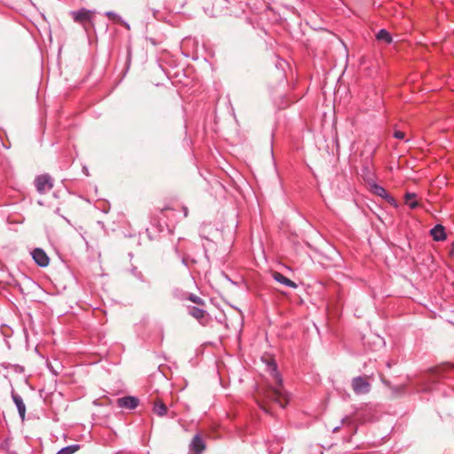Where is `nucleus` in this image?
Listing matches in <instances>:
<instances>
[{
	"label": "nucleus",
	"instance_id": "nucleus-1",
	"mask_svg": "<svg viewBox=\"0 0 454 454\" xmlns=\"http://www.w3.org/2000/svg\"><path fill=\"white\" fill-rule=\"evenodd\" d=\"M268 370L272 383L268 386H261L256 390V402L266 412L269 411L266 405L275 403L284 408L289 402V396L282 385V377L278 372L277 364L272 362L268 364Z\"/></svg>",
	"mask_w": 454,
	"mask_h": 454
},
{
	"label": "nucleus",
	"instance_id": "nucleus-2",
	"mask_svg": "<svg viewBox=\"0 0 454 454\" xmlns=\"http://www.w3.org/2000/svg\"><path fill=\"white\" fill-rule=\"evenodd\" d=\"M34 184L38 193L45 194L53 188V179L49 174L39 175L35 178Z\"/></svg>",
	"mask_w": 454,
	"mask_h": 454
},
{
	"label": "nucleus",
	"instance_id": "nucleus-3",
	"mask_svg": "<svg viewBox=\"0 0 454 454\" xmlns=\"http://www.w3.org/2000/svg\"><path fill=\"white\" fill-rule=\"evenodd\" d=\"M351 387L356 395H365L371 390V384L365 377L358 376L352 380Z\"/></svg>",
	"mask_w": 454,
	"mask_h": 454
},
{
	"label": "nucleus",
	"instance_id": "nucleus-4",
	"mask_svg": "<svg viewBox=\"0 0 454 454\" xmlns=\"http://www.w3.org/2000/svg\"><path fill=\"white\" fill-rule=\"evenodd\" d=\"M71 14L75 22L84 25L86 22H91L93 12L86 9H80Z\"/></svg>",
	"mask_w": 454,
	"mask_h": 454
},
{
	"label": "nucleus",
	"instance_id": "nucleus-5",
	"mask_svg": "<svg viewBox=\"0 0 454 454\" xmlns=\"http://www.w3.org/2000/svg\"><path fill=\"white\" fill-rule=\"evenodd\" d=\"M190 451L192 454H201L206 449V443L200 434H197L190 443Z\"/></svg>",
	"mask_w": 454,
	"mask_h": 454
},
{
	"label": "nucleus",
	"instance_id": "nucleus-6",
	"mask_svg": "<svg viewBox=\"0 0 454 454\" xmlns=\"http://www.w3.org/2000/svg\"><path fill=\"white\" fill-rule=\"evenodd\" d=\"M31 254L35 263L40 267H46L49 264L50 259L43 249L35 248Z\"/></svg>",
	"mask_w": 454,
	"mask_h": 454
},
{
	"label": "nucleus",
	"instance_id": "nucleus-7",
	"mask_svg": "<svg viewBox=\"0 0 454 454\" xmlns=\"http://www.w3.org/2000/svg\"><path fill=\"white\" fill-rule=\"evenodd\" d=\"M117 404L121 408L132 410L138 405V399L134 396H124L117 400Z\"/></svg>",
	"mask_w": 454,
	"mask_h": 454
},
{
	"label": "nucleus",
	"instance_id": "nucleus-8",
	"mask_svg": "<svg viewBox=\"0 0 454 454\" xmlns=\"http://www.w3.org/2000/svg\"><path fill=\"white\" fill-rule=\"evenodd\" d=\"M188 312L192 317L196 318L201 324H205L207 321V312L202 309L194 306H189Z\"/></svg>",
	"mask_w": 454,
	"mask_h": 454
},
{
	"label": "nucleus",
	"instance_id": "nucleus-9",
	"mask_svg": "<svg viewBox=\"0 0 454 454\" xmlns=\"http://www.w3.org/2000/svg\"><path fill=\"white\" fill-rule=\"evenodd\" d=\"M454 369V364H442L441 366H438L434 369L431 370V375L430 380H434L439 377H442L445 373L450 372V370Z\"/></svg>",
	"mask_w": 454,
	"mask_h": 454
},
{
	"label": "nucleus",
	"instance_id": "nucleus-10",
	"mask_svg": "<svg viewBox=\"0 0 454 454\" xmlns=\"http://www.w3.org/2000/svg\"><path fill=\"white\" fill-rule=\"evenodd\" d=\"M371 191L374 194H376V195H378V196H380V197H381L383 199L387 200L389 202H393V203L395 202L394 198L388 195V193L385 190V188L380 186V185H379V184H371Z\"/></svg>",
	"mask_w": 454,
	"mask_h": 454
},
{
	"label": "nucleus",
	"instance_id": "nucleus-11",
	"mask_svg": "<svg viewBox=\"0 0 454 454\" xmlns=\"http://www.w3.org/2000/svg\"><path fill=\"white\" fill-rule=\"evenodd\" d=\"M431 235L435 241H443L447 236L442 225L437 224L431 230Z\"/></svg>",
	"mask_w": 454,
	"mask_h": 454
},
{
	"label": "nucleus",
	"instance_id": "nucleus-12",
	"mask_svg": "<svg viewBox=\"0 0 454 454\" xmlns=\"http://www.w3.org/2000/svg\"><path fill=\"white\" fill-rule=\"evenodd\" d=\"M12 400L18 409L19 414L22 419H25L26 415V405L23 403V400L20 395L12 393Z\"/></svg>",
	"mask_w": 454,
	"mask_h": 454
},
{
	"label": "nucleus",
	"instance_id": "nucleus-13",
	"mask_svg": "<svg viewBox=\"0 0 454 454\" xmlns=\"http://www.w3.org/2000/svg\"><path fill=\"white\" fill-rule=\"evenodd\" d=\"M272 276H273V278L277 282H278L286 286L292 287V288H296V286H297V285L294 281H292L291 279L285 277L283 274H281L279 272L275 271Z\"/></svg>",
	"mask_w": 454,
	"mask_h": 454
},
{
	"label": "nucleus",
	"instance_id": "nucleus-14",
	"mask_svg": "<svg viewBox=\"0 0 454 454\" xmlns=\"http://www.w3.org/2000/svg\"><path fill=\"white\" fill-rule=\"evenodd\" d=\"M153 412L159 417H162L168 413L167 406L162 403L161 400L157 399L153 404Z\"/></svg>",
	"mask_w": 454,
	"mask_h": 454
},
{
	"label": "nucleus",
	"instance_id": "nucleus-15",
	"mask_svg": "<svg viewBox=\"0 0 454 454\" xmlns=\"http://www.w3.org/2000/svg\"><path fill=\"white\" fill-rule=\"evenodd\" d=\"M405 203L411 208L415 209L419 207V202L416 200V194L412 192H407L404 195Z\"/></svg>",
	"mask_w": 454,
	"mask_h": 454
},
{
	"label": "nucleus",
	"instance_id": "nucleus-16",
	"mask_svg": "<svg viewBox=\"0 0 454 454\" xmlns=\"http://www.w3.org/2000/svg\"><path fill=\"white\" fill-rule=\"evenodd\" d=\"M376 38L378 41L384 42L387 44L391 43V42H392V36H391L390 33L386 29H380L377 33Z\"/></svg>",
	"mask_w": 454,
	"mask_h": 454
},
{
	"label": "nucleus",
	"instance_id": "nucleus-17",
	"mask_svg": "<svg viewBox=\"0 0 454 454\" xmlns=\"http://www.w3.org/2000/svg\"><path fill=\"white\" fill-rule=\"evenodd\" d=\"M106 15L113 20L114 21H116L122 26H124L127 29H129V25L124 21L118 14L114 13V12H107Z\"/></svg>",
	"mask_w": 454,
	"mask_h": 454
},
{
	"label": "nucleus",
	"instance_id": "nucleus-18",
	"mask_svg": "<svg viewBox=\"0 0 454 454\" xmlns=\"http://www.w3.org/2000/svg\"><path fill=\"white\" fill-rule=\"evenodd\" d=\"M80 449L78 444L69 445L62 448L60 450L57 452V454H74Z\"/></svg>",
	"mask_w": 454,
	"mask_h": 454
},
{
	"label": "nucleus",
	"instance_id": "nucleus-19",
	"mask_svg": "<svg viewBox=\"0 0 454 454\" xmlns=\"http://www.w3.org/2000/svg\"><path fill=\"white\" fill-rule=\"evenodd\" d=\"M188 299L191 301H192L193 303H196V304H199V305H204V301L200 297H199V296H197L195 294H190Z\"/></svg>",
	"mask_w": 454,
	"mask_h": 454
},
{
	"label": "nucleus",
	"instance_id": "nucleus-20",
	"mask_svg": "<svg viewBox=\"0 0 454 454\" xmlns=\"http://www.w3.org/2000/svg\"><path fill=\"white\" fill-rule=\"evenodd\" d=\"M394 137L397 139H403L405 137V133L401 130H395L394 132Z\"/></svg>",
	"mask_w": 454,
	"mask_h": 454
},
{
	"label": "nucleus",
	"instance_id": "nucleus-21",
	"mask_svg": "<svg viewBox=\"0 0 454 454\" xmlns=\"http://www.w3.org/2000/svg\"><path fill=\"white\" fill-rule=\"evenodd\" d=\"M349 422H350V419H349V418H348V417L343 418V419H341V423H342V425H344V424H346V423H349Z\"/></svg>",
	"mask_w": 454,
	"mask_h": 454
},
{
	"label": "nucleus",
	"instance_id": "nucleus-22",
	"mask_svg": "<svg viewBox=\"0 0 454 454\" xmlns=\"http://www.w3.org/2000/svg\"><path fill=\"white\" fill-rule=\"evenodd\" d=\"M422 390L423 391H430L431 387H423Z\"/></svg>",
	"mask_w": 454,
	"mask_h": 454
},
{
	"label": "nucleus",
	"instance_id": "nucleus-23",
	"mask_svg": "<svg viewBox=\"0 0 454 454\" xmlns=\"http://www.w3.org/2000/svg\"><path fill=\"white\" fill-rule=\"evenodd\" d=\"M184 216H187L188 215V210L186 207L184 208Z\"/></svg>",
	"mask_w": 454,
	"mask_h": 454
},
{
	"label": "nucleus",
	"instance_id": "nucleus-24",
	"mask_svg": "<svg viewBox=\"0 0 454 454\" xmlns=\"http://www.w3.org/2000/svg\"><path fill=\"white\" fill-rule=\"evenodd\" d=\"M339 429H340V427H335L333 429V433H335V432H337Z\"/></svg>",
	"mask_w": 454,
	"mask_h": 454
},
{
	"label": "nucleus",
	"instance_id": "nucleus-25",
	"mask_svg": "<svg viewBox=\"0 0 454 454\" xmlns=\"http://www.w3.org/2000/svg\"><path fill=\"white\" fill-rule=\"evenodd\" d=\"M175 416H176V413L175 412H171L170 417L174 418Z\"/></svg>",
	"mask_w": 454,
	"mask_h": 454
}]
</instances>
